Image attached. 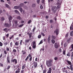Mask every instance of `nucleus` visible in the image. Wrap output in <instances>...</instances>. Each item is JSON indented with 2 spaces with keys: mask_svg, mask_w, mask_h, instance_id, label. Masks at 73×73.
Instances as JSON below:
<instances>
[{
  "mask_svg": "<svg viewBox=\"0 0 73 73\" xmlns=\"http://www.w3.org/2000/svg\"><path fill=\"white\" fill-rule=\"evenodd\" d=\"M53 61L52 60H49L46 61V64L48 66L50 67L53 64Z\"/></svg>",
  "mask_w": 73,
  "mask_h": 73,
  "instance_id": "f257e3e1",
  "label": "nucleus"
},
{
  "mask_svg": "<svg viewBox=\"0 0 73 73\" xmlns=\"http://www.w3.org/2000/svg\"><path fill=\"white\" fill-rule=\"evenodd\" d=\"M66 62H67V63H68V64L69 65H70V70H72H72H73V65L72 64V62L68 60H66Z\"/></svg>",
  "mask_w": 73,
  "mask_h": 73,
  "instance_id": "f03ea898",
  "label": "nucleus"
},
{
  "mask_svg": "<svg viewBox=\"0 0 73 73\" xmlns=\"http://www.w3.org/2000/svg\"><path fill=\"white\" fill-rule=\"evenodd\" d=\"M54 46L55 48L57 49L58 48H59V47H60V44L57 43H55L54 44Z\"/></svg>",
  "mask_w": 73,
  "mask_h": 73,
  "instance_id": "7ed1b4c3",
  "label": "nucleus"
},
{
  "mask_svg": "<svg viewBox=\"0 0 73 73\" xmlns=\"http://www.w3.org/2000/svg\"><path fill=\"white\" fill-rule=\"evenodd\" d=\"M33 49H36V42L33 41Z\"/></svg>",
  "mask_w": 73,
  "mask_h": 73,
  "instance_id": "20e7f679",
  "label": "nucleus"
},
{
  "mask_svg": "<svg viewBox=\"0 0 73 73\" xmlns=\"http://www.w3.org/2000/svg\"><path fill=\"white\" fill-rule=\"evenodd\" d=\"M37 62L34 61L33 62V65L34 67V68H36L37 66Z\"/></svg>",
  "mask_w": 73,
  "mask_h": 73,
  "instance_id": "39448f33",
  "label": "nucleus"
},
{
  "mask_svg": "<svg viewBox=\"0 0 73 73\" xmlns=\"http://www.w3.org/2000/svg\"><path fill=\"white\" fill-rule=\"evenodd\" d=\"M54 33H56V35L57 36L59 34V29H57L54 32Z\"/></svg>",
  "mask_w": 73,
  "mask_h": 73,
  "instance_id": "423d86ee",
  "label": "nucleus"
},
{
  "mask_svg": "<svg viewBox=\"0 0 73 73\" xmlns=\"http://www.w3.org/2000/svg\"><path fill=\"white\" fill-rule=\"evenodd\" d=\"M50 37H51L50 35H49L48 38H47L48 42L49 43H50Z\"/></svg>",
  "mask_w": 73,
  "mask_h": 73,
  "instance_id": "0eeeda50",
  "label": "nucleus"
},
{
  "mask_svg": "<svg viewBox=\"0 0 73 73\" xmlns=\"http://www.w3.org/2000/svg\"><path fill=\"white\" fill-rule=\"evenodd\" d=\"M13 62H15V64H17V59H14L12 60Z\"/></svg>",
  "mask_w": 73,
  "mask_h": 73,
  "instance_id": "6e6552de",
  "label": "nucleus"
},
{
  "mask_svg": "<svg viewBox=\"0 0 73 73\" xmlns=\"http://www.w3.org/2000/svg\"><path fill=\"white\" fill-rule=\"evenodd\" d=\"M3 44L5 46H7L8 45V41L5 40L3 42Z\"/></svg>",
  "mask_w": 73,
  "mask_h": 73,
  "instance_id": "1a4fd4ad",
  "label": "nucleus"
},
{
  "mask_svg": "<svg viewBox=\"0 0 73 73\" xmlns=\"http://www.w3.org/2000/svg\"><path fill=\"white\" fill-rule=\"evenodd\" d=\"M30 40H31V39H27L25 41V43L26 44H28V43H29L30 41Z\"/></svg>",
  "mask_w": 73,
  "mask_h": 73,
  "instance_id": "9d476101",
  "label": "nucleus"
},
{
  "mask_svg": "<svg viewBox=\"0 0 73 73\" xmlns=\"http://www.w3.org/2000/svg\"><path fill=\"white\" fill-rule=\"evenodd\" d=\"M7 63H11V62H10V59H9V56H7Z\"/></svg>",
  "mask_w": 73,
  "mask_h": 73,
  "instance_id": "9b49d317",
  "label": "nucleus"
},
{
  "mask_svg": "<svg viewBox=\"0 0 73 73\" xmlns=\"http://www.w3.org/2000/svg\"><path fill=\"white\" fill-rule=\"evenodd\" d=\"M12 16H10L9 17V21L10 23H11V22H12V21H11V20H12Z\"/></svg>",
  "mask_w": 73,
  "mask_h": 73,
  "instance_id": "f8f14e48",
  "label": "nucleus"
},
{
  "mask_svg": "<svg viewBox=\"0 0 73 73\" xmlns=\"http://www.w3.org/2000/svg\"><path fill=\"white\" fill-rule=\"evenodd\" d=\"M5 27H8V28H9V27H10V26L7 23H5Z\"/></svg>",
  "mask_w": 73,
  "mask_h": 73,
  "instance_id": "ddd939ff",
  "label": "nucleus"
},
{
  "mask_svg": "<svg viewBox=\"0 0 73 73\" xmlns=\"http://www.w3.org/2000/svg\"><path fill=\"white\" fill-rule=\"evenodd\" d=\"M52 72V68H49V70L48 71L47 73H51Z\"/></svg>",
  "mask_w": 73,
  "mask_h": 73,
  "instance_id": "4468645a",
  "label": "nucleus"
},
{
  "mask_svg": "<svg viewBox=\"0 0 73 73\" xmlns=\"http://www.w3.org/2000/svg\"><path fill=\"white\" fill-rule=\"evenodd\" d=\"M20 72V69L19 68L17 69V70L15 71V73H19Z\"/></svg>",
  "mask_w": 73,
  "mask_h": 73,
  "instance_id": "2eb2a0df",
  "label": "nucleus"
},
{
  "mask_svg": "<svg viewBox=\"0 0 73 73\" xmlns=\"http://www.w3.org/2000/svg\"><path fill=\"white\" fill-rule=\"evenodd\" d=\"M36 6V3H33L32 4L31 7L33 8H35V7Z\"/></svg>",
  "mask_w": 73,
  "mask_h": 73,
  "instance_id": "dca6fc26",
  "label": "nucleus"
},
{
  "mask_svg": "<svg viewBox=\"0 0 73 73\" xmlns=\"http://www.w3.org/2000/svg\"><path fill=\"white\" fill-rule=\"evenodd\" d=\"M15 12L16 13H17V14H18V15H20V13H19V12L18 11H17V10H15Z\"/></svg>",
  "mask_w": 73,
  "mask_h": 73,
  "instance_id": "f3484780",
  "label": "nucleus"
},
{
  "mask_svg": "<svg viewBox=\"0 0 73 73\" xmlns=\"http://www.w3.org/2000/svg\"><path fill=\"white\" fill-rule=\"evenodd\" d=\"M26 67V64H24L22 66V69H24V68Z\"/></svg>",
  "mask_w": 73,
  "mask_h": 73,
  "instance_id": "a211bd4d",
  "label": "nucleus"
},
{
  "mask_svg": "<svg viewBox=\"0 0 73 73\" xmlns=\"http://www.w3.org/2000/svg\"><path fill=\"white\" fill-rule=\"evenodd\" d=\"M19 7H20V6H15L14 7V8L16 9H19Z\"/></svg>",
  "mask_w": 73,
  "mask_h": 73,
  "instance_id": "6ab92c4d",
  "label": "nucleus"
},
{
  "mask_svg": "<svg viewBox=\"0 0 73 73\" xmlns=\"http://www.w3.org/2000/svg\"><path fill=\"white\" fill-rule=\"evenodd\" d=\"M24 4L22 3L19 5V7H24Z\"/></svg>",
  "mask_w": 73,
  "mask_h": 73,
  "instance_id": "aec40b11",
  "label": "nucleus"
},
{
  "mask_svg": "<svg viewBox=\"0 0 73 73\" xmlns=\"http://www.w3.org/2000/svg\"><path fill=\"white\" fill-rule=\"evenodd\" d=\"M15 45L16 46H18L19 45V42H17L15 43Z\"/></svg>",
  "mask_w": 73,
  "mask_h": 73,
  "instance_id": "412c9836",
  "label": "nucleus"
},
{
  "mask_svg": "<svg viewBox=\"0 0 73 73\" xmlns=\"http://www.w3.org/2000/svg\"><path fill=\"white\" fill-rule=\"evenodd\" d=\"M5 6L7 8H8L9 9L10 8V7H9V5H8V4H5Z\"/></svg>",
  "mask_w": 73,
  "mask_h": 73,
  "instance_id": "4be33fe9",
  "label": "nucleus"
},
{
  "mask_svg": "<svg viewBox=\"0 0 73 73\" xmlns=\"http://www.w3.org/2000/svg\"><path fill=\"white\" fill-rule=\"evenodd\" d=\"M32 33H30L29 35V38H30L32 37Z\"/></svg>",
  "mask_w": 73,
  "mask_h": 73,
  "instance_id": "5701e85b",
  "label": "nucleus"
},
{
  "mask_svg": "<svg viewBox=\"0 0 73 73\" xmlns=\"http://www.w3.org/2000/svg\"><path fill=\"white\" fill-rule=\"evenodd\" d=\"M71 39H72V38H70L68 39L67 40V42L68 43H69L70 42V40H71Z\"/></svg>",
  "mask_w": 73,
  "mask_h": 73,
  "instance_id": "b1692460",
  "label": "nucleus"
},
{
  "mask_svg": "<svg viewBox=\"0 0 73 73\" xmlns=\"http://www.w3.org/2000/svg\"><path fill=\"white\" fill-rule=\"evenodd\" d=\"M16 19H19V20H21V17L19 16H18L16 17Z\"/></svg>",
  "mask_w": 73,
  "mask_h": 73,
  "instance_id": "393cba45",
  "label": "nucleus"
},
{
  "mask_svg": "<svg viewBox=\"0 0 73 73\" xmlns=\"http://www.w3.org/2000/svg\"><path fill=\"white\" fill-rule=\"evenodd\" d=\"M51 37L52 39H53V40H55L56 39V36H55L52 35L51 36Z\"/></svg>",
  "mask_w": 73,
  "mask_h": 73,
  "instance_id": "a878e982",
  "label": "nucleus"
},
{
  "mask_svg": "<svg viewBox=\"0 0 73 73\" xmlns=\"http://www.w3.org/2000/svg\"><path fill=\"white\" fill-rule=\"evenodd\" d=\"M47 71V70H46V69L43 70V73H46Z\"/></svg>",
  "mask_w": 73,
  "mask_h": 73,
  "instance_id": "bb28decb",
  "label": "nucleus"
},
{
  "mask_svg": "<svg viewBox=\"0 0 73 73\" xmlns=\"http://www.w3.org/2000/svg\"><path fill=\"white\" fill-rule=\"evenodd\" d=\"M19 8L21 12H23V9L21 8L20 7H19Z\"/></svg>",
  "mask_w": 73,
  "mask_h": 73,
  "instance_id": "cd10ccee",
  "label": "nucleus"
},
{
  "mask_svg": "<svg viewBox=\"0 0 73 73\" xmlns=\"http://www.w3.org/2000/svg\"><path fill=\"white\" fill-rule=\"evenodd\" d=\"M70 30H72L73 31V25H72L70 26Z\"/></svg>",
  "mask_w": 73,
  "mask_h": 73,
  "instance_id": "c85d7f7f",
  "label": "nucleus"
},
{
  "mask_svg": "<svg viewBox=\"0 0 73 73\" xmlns=\"http://www.w3.org/2000/svg\"><path fill=\"white\" fill-rule=\"evenodd\" d=\"M9 50H9V48L8 47H6V51L7 52H9Z\"/></svg>",
  "mask_w": 73,
  "mask_h": 73,
  "instance_id": "c756f323",
  "label": "nucleus"
},
{
  "mask_svg": "<svg viewBox=\"0 0 73 73\" xmlns=\"http://www.w3.org/2000/svg\"><path fill=\"white\" fill-rule=\"evenodd\" d=\"M67 56H68V57H70V52H68V53L67 54Z\"/></svg>",
  "mask_w": 73,
  "mask_h": 73,
  "instance_id": "7c9ffc66",
  "label": "nucleus"
},
{
  "mask_svg": "<svg viewBox=\"0 0 73 73\" xmlns=\"http://www.w3.org/2000/svg\"><path fill=\"white\" fill-rule=\"evenodd\" d=\"M42 43H43V41H42V40H41L40 42V43L38 44V45H40V44H42Z\"/></svg>",
  "mask_w": 73,
  "mask_h": 73,
  "instance_id": "2f4dec72",
  "label": "nucleus"
},
{
  "mask_svg": "<svg viewBox=\"0 0 73 73\" xmlns=\"http://www.w3.org/2000/svg\"><path fill=\"white\" fill-rule=\"evenodd\" d=\"M51 42L52 44H54V43H55V41L54 40L52 39L51 40Z\"/></svg>",
  "mask_w": 73,
  "mask_h": 73,
  "instance_id": "473e14b6",
  "label": "nucleus"
},
{
  "mask_svg": "<svg viewBox=\"0 0 73 73\" xmlns=\"http://www.w3.org/2000/svg\"><path fill=\"white\" fill-rule=\"evenodd\" d=\"M70 35L71 36H73V31H72L71 32Z\"/></svg>",
  "mask_w": 73,
  "mask_h": 73,
  "instance_id": "72a5a7b5",
  "label": "nucleus"
},
{
  "mask_svg": "<svg viewBox=\"0 0 73 73\" xmlns=\"http://www.w3.org/2000/svg\"><path fill=\"white\" fill-rule=\"evenodd\" d=\"M28 59H29V55H28L27 56V57L26 58V59H25V61H27V60H28Z\"/></svg>",
  "mask_w": 73,
  "mask_h": 73,
  "instance_id": "f704fd0d",
  "label": "nucleus"
},
{
  "mask_svg": "<svg viewBox=\"0 0 73 73\" xmlns=\"http://www.w3.org/2000/svg\"><path fill=\"white\" fill-rule=\"evenodd\" d=\"M1 21H4V20H5V18L4 17H2L1 18Z\"/></svg>",
  "mask_w": 73,
  "mask_h": 73,
  "instance_id": "c9c22d12",
  "label": "nucleus"
},
{
  "mask_svg": "<svg viewBox=\"0 0 73 73\" xmlns=\"http://www.w3.org/2000/svg\"><path fill=\"white\" fill-rule=\"evenodd\" d=\"M35 30H36V27H34L33 28V32H35Z\"/></svg>",
  "mask_w": 73,
  "mask_h": 73,
  "instance_id": "e433bc0d",
  "label": "nucleus"
},
{
  "mask_svg": "<svg viewBox=\"0 0 73 73\" xmlns=\"http://www.w3.org/2000/svg\"><path fill=\"white\" fill-rule=\"evenodd\" d=\"M10 68H11V66H8L7 68V70H9V69H10Z\"/></svg>",
  "mask_w": 73,
  "mask_h": 73,
  "instance_id": "4c0bfd02",
  "label": "nucleus"
},
{
  "mask_svg": "<svg viewBox=\"0 0 73 73\" xmlns=\"http://www.w3.org/2000/svg\"><path fill=\"white\" fill-rule=\"evenodd\" d=\"M13 46V42H11L10 43V46L11 47H12V46Z\"/></svg>",
  "mask_w": 73,
  "mask_h": 73,
  "instance_id": "58836bf2",
  "label": "nucleus"
},
{
  "mask_svg": "<svg viewBox=\"0 0 73 73\" xmlns=\"http://www.w3.org/2000/svg\"><path fill=\"white\" fill-rule=\"evenodd\" d=\"M13 52H14V53H16L17 52V50L15 49H13Z\"/></svg>",
  "mask_w": 73,
  "mask_h": 73,
  "instance_id": "ea45409f",
  "label": "nucleus"
},
{
  "mask_svg": "<svg viewBox=\"0 0 73 73\" xmlns=\"http://www.w3.org/2000/svg\"><path fill=\"white\" fill-rule=\"evenodd\" d=\"M73 52H72L71 54V58L72 60H73Z\"/></svg>",
  "mask_w": 73,
  "mask_h": 73,
  "instance_id": "a19ab883",
  "label": "nucleus"
},
{
  "mask_svg": "<svg viewBox=\"0 0 73 73\" xmlns=\"http://www.w3.org/2000/svg\"><path fill=\"white\" fill-rule=\"evenodd\" d=\"M41 35H39L38 36V38H41Z\"/></svg>",
  "mask_w": 73,
  "mask_h": 73,
  "instance_id": "79ce46f5",
  "label": "nucleus"
},
{
  "mask_svg": "<svg viewBox=\"0 0 73 73\" xmlns=\"http://www.w3.org/2000/svg\"><path fill=\"white\" fill-rule=\"evenodd\" d=\"M70 48L73 50V44H72L71 45H70Z\"/></svg>",
  "mask_w": 73,
  "mask_h": 73,
  "instance_id": "37998d69",
  "label": "nucleus"
},
{
  "mask_svg": "<svg viewBox=\"0 0 73 73\" xmlns=\"http://www.w3.org/2000/svg\"><path fill=\"white\" fill-rule=\"evenodd\" d=\"M66 51L65 50H64L63 52V54L64 55H66Z\"/></svg>",
  "mask_w": 73,
  "mask_h": 73,
  "instance_id": "c03bdc74",
  "label": "nucleus"
},
{
  "mask_svg": "<svg viewBox=\"0 0 73 73\" xmlns=\"http://www.w3.org/2000/svg\"><path fill=\"white\" fill-rule=\"evenodd\" d=\"M7 1H9L8 2V4H9V5H11V2H10V0H7Z\"/></svg>",
  "mask_w": 73,
  "mask_h": 73,
  "instance_id": "a18cd8bd",
  "label": "nucleus"
},
{
  "mask_svg": "<svg viewBox=\"0 0 73 73\" xmlns=\"http://www.w3.org/2000/svg\"><path fill=\"white\" fill-rule=\"evenodd\" d=\"M23 25L24 24H23L19 26V28H21V27H23Z\"/></svg>",
  "mask_w": 73,
  "mask_h": 73,
  "instance_id": "49530a36",
  "label": "nucleus"
},
{
  "mask_svg": "<svg viewBox=\"0 0 73 73\" xmlns=\"http://www.w3.org/2000/svg\"><path fill=\"white\" fill-rule=\"evenodd\" d=\"M32 23V21L31 20H30L28 22V24H30L31 23Z\"/></svg>",
  "mask_w": 73,
  "mask_h": 73,
  "instance_id": "de8ad7c7",
  "label": "nucleus"
},
{
  "mask_svg": "<svg viewBox=\"0 0 73 73\" xmlns=\"http://www.w3.org/2000/svg\"><path fill=\"white\" fill-rule=\"evenodd\" d=\"M8 53L7 52V51L5 50L4 51V54H7Z\"/></svg>",
  "mask_w": 73,
  "mask_h": 73,
  "instance_id": "09e8293b",
  "label": "nucleus"
},
{
  "mask_svg": "<svg viewBox=\"0 0 73 73\" xmlns=\"http://www.w3.org/2000/svg\"><path fill=\"white\" fill-rule=\"evenodd\" d=\"M68 35H69V33H67L65 35L66 37H68Z\"/></svg>",
  "mask_w": 73,
  "mask_h": 73,
  "instance_id": "8fccbe9b",
  "label": "nucleus"
},
{
  "mask_svg": "<svg viewBox=\"0 0 73 73\" xmlns=\"http://www.w3.org/2000/svg\"><path fill=\"white\" fill-rule=\"evenodd\" d=\"M61 8V6H60V5H59L57 6V9H59V8Z\"/></svg>",
  "mask_w": 73,
  "mask_h": 73,
  "instance_id": "3c124183",
  "label": "nucleus"
},
{
  "mask_svg": "<svg viewBox=\"0 0 73 73\" xmlns=\"http://www.w3.org/2000/svg\"><path fill=\"white\" fill-rule=\"evenodd\" d=\"M3 46V43L1 42H0V46Z\"/></svg>",
  "mask_w": 73,
  "mask_h": 73,
  "instance_id": "603ef678",
  "label": "nucleus"
},
{
  "mask_svg": "<svg viewBox=\"0 0 73 73\" xmlns=\"http://www.w3.org/2000/svg\"><path fill=\"white\" fill-rule=\"evenodd\" d=\"M40 0H37L36 2L38 4H39L40 3Z\"/></svg>",
  "mask_w": 73,
  "mask_h": 73,
  "instance_id": "864d4df0",
  "label": "nucleus"
},
{
  "mask_svg": "<svg viewBox=\"0 0 73 73\" xmlns=\"http://www.w3.org/2000/svg\"><path fill=\"white\" fill-rule=\"evenodd\" d=\"M58 59V58L57 57H55L54 58V60H55V61H56V60H57Z\"/></svg>",
  "mask_w": 73,
  "mask_h": 73,
  "instance_id": "5fc2aeb1",
  "label": "nucleus"
},
{
  "mask_svg": "<svg viewBox=\"0 0 73 73\" xmlns=\"http://www.w3.org/2000/svg\"><path fill=\"white\" fill-rule=\"evenodd\" d=\"M18 22V21H15V24L16 25H18L17 24H18V23H17Z\"/></svg>",
  "mask_w": 73,
  "mask_h": 73,
  "instance_id": "6e6d98bb",
  "label": "nucleus"
},
{
  "mask_svg": "<svg viewBox=\"0 0 73 73\" xmlns=\"http://www.w3.org/2000/svg\"><path fill=\"white\" fill-rule=\"evenodd\" d=\"M32 56H31V58H30L29 60L30 61V62H31V61H32Z\"/></svg>",
  "mask_w": 73,
  "mask_h": 73,
  "instance_id": "4d7b16f0",
  "label": "nucleus"
},
{
  "mask_svg": "<svg viewBox=\"0 0 73 73\" xmlns=\"http://www.w3.org/2000/svg\"><path fill=\"white\" fill-rule=\"evenodd\" d=\"M41 34L42 36H43V37H44V36H45V35H44V34L43 33H41Z\"/></svg>",
  "mask_w": 73,
  "mask_h": 73,
  "instance_id": "13d9d810",
  "label": "nucleus"
},
{
  "mask_svg": "<svg viewBox=\"0 0 73 73\" xmlns=\"http://www.w3.org/2000/svg\"><path fill=\"white\" fill-rule=\"evenodd\" d=\"M19 39H20L19 37H18L15 38V40H19Z\"/></svg>",
  "mask_w": 73,
  "mask_h": 73,
  "instance_id": "bf43d9fd",
  "label": "nucleus"
},
{
  "mask_svg": "<svg viewBox=\"0 0 73 73\" xmlns=\"http://www.w3.org/2000/svg\"><path fill=\"white\" fill-rule=\"evenodd\" d=\"M62 52V50L61 48H60L59 49V52Z\"/></svg>",
  "mask_w": 73,
  "mask_h": 73,
  "instance_id": "052dcab7",
  "label": "nucleus"
},
{
  "mask_svg": "<svg viewBox=\"0 0 73 73\" xmlns=\"http://www.w3.org/2000/svg\"><path fill=\"white\" fill-rule=\"evenodd\" d=\"M13 38V35L9 38L10 40H11Z\"/></svg>",
  "mask_w": 73,
  "mask_h": 73,
  "instance_id": "680f3d73",
  "label": "nucleus"
},
{
  "mask_svg": "<svg viewBox=\"0 0 73 73\" xmlns=\"http://www.w3.org/2000/svg\"><path fill=\"white\" fill-rule=\"evenodd\" d=\"M7 30V28H5L3 29V31H6Z\"/></svg>",
  "mask_w": 73,
  "mask_h": 73,
  "instance_id": "e2e57ef3",
  "label": "nucleus"
},
{
  "mask_svg": "<svg viewBox=\"0 0 73 73\" xmlns=\"http://www.w3.org/2000/svg\"><path fill=\"white\" fill-rule=\"evenodd\" d=\"M24 22H25V21H24L21 20V24H23V23H24Z\"/></svg>",
  "mask_w": 73,
  "mask_h": 73,
  "instance_id": "0e129e2a",
  "label": "nucleus"
},
{
  "mask_svg": "<svg viewBox=\"0 0 73 73\" xmlns=\"http://www.w3.org/2000/svg\"><path fill=\"white\" fill-rule=\"evenodd\" d=\"M22 41H23V40H21V42L20 43V45H22Z\"/></svg>",
  "mask_w": 73,
  "mask_h": 73,
  "instance_id": "69168bd1",
  "label": "nucleus"
},
{
  "mask_svg": "<svg viewBox=\"0 0 73 73\" xmlns=\"http://www.w3.org/2000/svg\"><path fill=\"white\" fill-rule=\"evenodd\" d=\"M0 66H3V64H2L1 63H0Z\"/></svg>",
  "mask_w": 73,
  "mask_h": 73,
  "instance_id": "338daca9",
  "label": "nucleus"
},
{
  "mask_svg": "<svg viewBox=\"0 0 73 73\" xmlns=\"http://www.w3.org/2000/svg\"><path fill=\"white\" fill-rule=\"evenodd\" d=\"M3 56V54L2 53H1V55L0 56V58H1Z\"/></svg>",
  "mask_w": 73,
  "mask_h": 73,
  "instance_id": "774afa93",
  "label": "nucleus"
}]
</instances>
